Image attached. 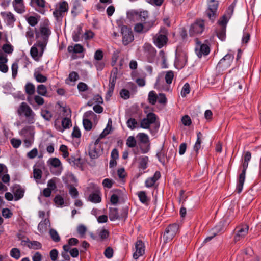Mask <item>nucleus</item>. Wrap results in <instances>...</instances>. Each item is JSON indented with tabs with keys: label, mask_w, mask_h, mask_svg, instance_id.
Wrapping results in <instances>:
<instances>
[{
	"label": "nucleus",
	"mask_w": 261,
	"mask_h": 261,
	"mask_svg": "<svg viewBox=\"0 0 261 261\" xmlns=\"http://www.w3.org/2000/svg\"><path fill=\"white\" fill-rule=\"evenodd\" d=\"M127 17L130 20L136 19L139 21L134 27L135 32L138 33H145L155 25V18L150 16L147 11L131 10L127 12Z\"/></svg>",
	"instance_id": "1"
},
{
	"label": "nucleus",
	"mask_w": 261,
	"mask_h": 261,
	"mask_svg": "<svg viewBox=\"0 0 261 261\" xmlns=\"http://www.w3.org/2000/svg\"><path fill=\"white\" fill-rule=\"evenodd\" d=\"M35 33L36 39H39L40 37L42 38V40H37L30 50L32 57L37 60L38 58L42 57L43 54L51 34V31L48 27L44 25L40 27L39 30L35 28Z\"/></svg>",
	"instance_id": "2"
},
{
	"label": "nucleus",
	"mask_w": 261,
	"mask_h": 261,
	"mask_svg": "<svg viewBox=\"0 0 261 261\" xmlns=\"http://www.w3.org/2000/svg\"><path fill=\"white\" fill-rule=\"evenodd\" d=\"M251 158V153L248 151L245 152L244 159L242 161V171L239 176V179L236 188V191L238 193H240L243 188L244 183L245 179L246 171L248 166L249 162Z\"/></svg>",
	"instance_id": "3"
},
{
	"label": "nucleus",
	"mask_w": 261,
	"mask_h": 261,
	"mask_svg": "<svg viewBox=\"0 0 261 261\" xmlns=\"http://www.w3.org/2000/svg\"><path fill=\"white\" fill-rule=\"evenodd\" d=\"M168 31L165 28L160 29L159 32L153 37V42L159 48L166 45L168 41Z\"/></svg>",
	"instance_id": "4"
},
{
	"label": "nucleus",
	"mask_w": 261,
	"mask_h": 261,
	"mask_svg": "<svg viewBox=\"0 0 261 261\" xmlns=\"http://www.w3.org/2000/svg\"><path fill=\"white\" fill-rule=\"evenodd\" d=\"M19 116H24L28 119L29 123L34 122L35 113L30 107L25 102H22L20 105L17 110Z\"/></svg>",
	"instance_id": "5"
},
{
	"label": "nucleus",
	"mask_w": 261,
	"mask_h": 261,
	"mask_svg": "<svg viewBox=\"0 0 261 261\" xmlns=\"http://www.w3.org/2000/svg\"><path fill=\"white\" fill-rule=\"evenodd\" d=\"M219 2L216 0H211L208 4V8L205 12V15L213 23L218 16V8Z\"/></svg>",
	"instance_id": "6"
},
{
	"label": "nucleus",
	"mask_w": 261,
	"mask_h": 261,
	"mask_svg": "<svg viewBox=\"0 0 261 261\" xmlns=\"http://www.w3.org/2000/svg\"><path fill=\"white\" fill-rule=\"evenodd\" d=\"M205 29L204 21L202 19H197L193 23L189 30V34L191 36L201 34Z\"/></svg>",
	"instance_id": "7"
},
{
	"label": "nucleus",
	"mask_w": 261,
	"mask_h": 261,
	"mask_svg": "<svg viewBox=\"0 0 261 261\" xmlns=\"http://www.w3.org/2000/svg\"><path fill=\"white\" fill-rule=\"evenodd\" d=\"M121 33L122 35V42L124 45L131 43L134 39L132 29L127 25H122L121 27Z\"/></svg>",
	"instance_id": "8"
},
{
	"label": "nucleus",
	"mask_w": 261,
	"mask_h": 261,
	"mask_svg": "<svg viewBox=\"0 0 261 261\" xmlns=\"http://www.w3.org/2000/svg\"><path fill=\"white\" fill-rule=\"evenodd\" d=\"M179 225L176 223L170 224L165 229L163 239L167 242L171 241L175 236L179 230Z\"/></svg>",
	"instance_id": "9"
},
{
	"label": "nucleus",
	"mask_w": 261,
	"mask_h": 261,
	"mask_svg": "<svg viewBox=\"0 0 261 261\" xmlns=\"http://www.w3.org/2000/svg\"><path fill=\"white\" fill-rule=\"evenodd\" d=\"M117 68H114L111 72L110 77L109 78V88L106 94V99L111 97L113 93L115 85L116 84V81L117 77Z\"/></svg>",
	"instance_id": "10"
},
{
	"label": "nucleus",
	"mask_w": 261,
	"mask_h": 261,
	"mask_svg": "<svg viewBox=\"0 0 261 261\" xmlns=\"http://www.w3.org/2000/svg\"><path fill=\"white\" fill-rule=\"evenodd\" d=\"M196 45L195 47V51L199 58H201L202 56H206L210 52V48L206 43H201V42L198 41V39H196Z\"/></svg>",
	"instance_id": "11"
},
{
	"label": "nucleus",
	"mask_w": 261,
	"mask_h": 261,
	"mask_svg": "<svg viewBox=\"0 0 261 261\" xmlns=\"http://www.w3.org/2000/svg\"><path fill=\"white\" fill-rule=\"evenodd\" d=\"M233 59L234 56L231 54L228 53L219 62L217 68L221 69L223 71L230 66Z\"/></svg>",
	"instance_id": "12"
},
{
	"label": "nucleus",
	"mask_w": 261,
	"mask_h": 261,
	"mask_svg": "<svg viewBox=\"0 0 261 261\" xmlns=\"http://www.w3.org/2000/svg\"><path fill=\"white\" fill-rule=\"evenodd\" d=\"M46 3L45 0H31L30 5L34 7L36 11L44 14L46 12Z\"/></svg>",
	"instance_id": "13"
},
{
	"label": "nucleus",
	"mask_w": 261,
	"mask_h": 261,
	"mask_svg": "<svg viewBox=\"0 0 261 261\" xmlns=\"http://www.w3.org/2000/svg\"><path fill=\"white\" fill-rule=\"evenodd\" d=\"M143 49L147 57L148 61L150 63L153 62L156 53L155 49L150 44L145 43L143 46Z\"/></svg>",
	"instance_id": "14"
},
{
	"label": "nucleus",
	"mask_w": 261,
	"mask_h": 261,
	"mask_svg": "<svg viewBox=\"0 0 261 261\" xmlns=\"http://www.w3.org/2000/svg\"><path fill=\"white\" fill-rule=\"evenodd\" d=\"M10 189L14 195L15 201H18L23 197L25 189L20 185L14 184L10 188Z\"/></svg>",
	"instance_id": "15"
},
{
	"label": "nucleus",
	"mask_w": 261,
	"mask_h": 261,
	"mask_svg": "<svg viewBox=\"0 0 261 261\" xmlns=\"http://www.w3.org/2000/svg\"><path fill=\"white\" fill-rule=\"evenodd\" d=\"M103 152L102 146H94L90 145L88 154L91 159L94 160L97 159Z\"/></svg>",
	"instance_id": "16"
},
{
	"label": "nucleus",
	"mask_w": 261,
	"mask_h": 261,
	"mask_svg": "<svg viewBox=\"0 0 261 261\" xmlns=\"http://www.w3.org/2000/svg\"><path fill=\"white\" fill-rule=\"evenodd\" d=\"M136 251L133 253V258L135 259H138L140 256L144 253V245L141 240H138L135 244Z\"/></svg>",
	"instance_id": "17"
},
{
	"label": "nucleus",
	"mask_w": 261,
	"mask_h": 261,
	"mask_svg": "<svg viewBox=\"0 0 261 261\" xmlns=\"http://www.w3.org/2000/svg\"><path fill=\"white\" fill-rule=\"evenodd\" d=\"M34 127L31 126L24 127L19 132V134L24 138H34Z\"/></svg>",
	"instance_id": "18"
},
{
	"label": "nucleus",
	"mask_w": 261,
	"mask_h": 261,
	"mask_svg": "<svg viewBox=\"0 0 261 261\" xmlns=\"http://www.w3.org/2000/svg\"><path fill=\"white\" fill-rule=\"evenodd\" d=\"M237 229L238 230L234 237V241L235 242L240 241L247 234L249 227L247 225H245L242 227H238Z\"/></svg>",
	"instance_id": "19"
},
{
	"label": "nucleus",
	"mask_w": 261,
	"mask_h": 261,
	"mask_svg": "<svg viewBox=\"0 0 261 261\" xmlns=\"http://www.w3.org/2000/svg\"><path fill=\"white\" fill-rule=\"evenodd\" d=\"M1 15L8 25L13 26L16 20L14 15L11 12H1Z\"/></svg>",
	"instance_id": "20"
},
{
	"label": "nucleus",
	"mask_w": 261,
	"mask_h": 261,
	"mask_svg": "<svg viewBox=\"0 0 261 261\" xmlns=\"http://www.w3.org/2000/svg\"><path fill=\"white\" fill-rule=\"evenodd\" d=\"M14 10L18 13L22 14L25 11L23 0H13L12 2Z\"/></svg>",
	"instance_id": "21"
},
{
	"label": "nucleus",
	"mask_w": 261,
	"mask_h": 261,
	"mask_svg": "<svg viewBox=\"0 0 261 261\" xmlns=\"http://www.w3.org/2000/svg\"><path fill=\"white\" fill-rule=\"evenodd\" d=\"M161 177V173L159 171H155L153 176L151 177L148 178L145 182V186L147 188H150L154 186L155 182L158 180Z\"/></svg>",
	"instance_id": "22"
},
{
	"label": "nucleus",
	"mask_w": 261,
	"mask_h": 261,
	"mask_svg": "<svg viewBox=\"0 0 261 261\" xmlns=\"http://www.w3.org/2000/svg\"><path fill=\"white\" fill-rule=\"evenodd\" d=\"M187 61V55L183 52L177 53L176 54V58L175 63L178 64L180 66L183 67L185 65Z\"/></svg>",
	"instance_id": "23"
},
{
	"label": "nucleus",
	"mask_w": 261,
	"mask_h": 261,
	"mask_svg": "<svg viewBox=\"0 0 261 261\" xmlns=\"http://www.w3.org/2000/svg\"><path fill=\"white\" fill-rule=\"evenodd\" d=\"M43 70L42 67H39L36 69L35 70L34 73V76L35 79V80L39 83H44L45 82L47 79V77L41 74L40 72Z\"/></svg>",
	"instance_id": "24"
},
{
	"label": "nucleus",
	"mask_w": 261,
	"mask_h": 261,
	"mask_svg": "<svg viewBox=\"0 0 261 261\" xmlns=\"http://www.w3.org/2000/svg\"><path fill=\"white\" fill-rule=\"evenodd\" d=\"M139 160L138 168L143 170L146 169L148 167L149 162L148 157L147 156H142L139 158Z\"/></svg>",
	"instance_id": "25"
},
{
	"label": "nucleus",
	"mask_w": 261,
	"mask_h": 261,
	"mask_svg": "<svg viewBox=\"0 0 261 261\" xmlns=\"http://www.w3.org/2000/svg\"><path fill=\"white\" fill-rule=\"evenodd\" d=\"M109 212V217L111 221H115L119 218L118 210L117 208L110 207Z\"/></svg>",
	"instance_id": "26"
},
{
	"label": "nucleus",
	"mask_w": 261,
	"mask_h": 261,
	"mask_svg": "<svg viewBox=\"0 0 261 261\" xmlns=\"http://www.w3.org/2000/svg\"><path fill=\"white\" fill-rule=\"evenodd\" d=\"M79 78V75L76 72L72 71L69 73L68 77L65 80V83L68 85H70L71 83L75 82L77 81Z\"/></svg>",
	"instance_id": "27"
},
{
	"label": "nucleus",
	"mask_w": 261,
	"mask_h": 261,
	"mask_svg": "<svg viewBox=\"0 0 261 261\" xmlns=\"http://www.w3.org/2000/svg\"><path fill=\"white\" fill-rule=\"evenodd\" d=\"M202 137V134L200 132H198L197 133V140L194 146V150L196 152V154H198V151L201 148V144L202 142L201 138Z\"/></svg>",
	"instance_id": "28"
},
{
	"label": "nucleus",
	"mask_w": 261,
	"mask_h": 261,
	"mask_svg": "<svg viewBox=\"0 0 261 261\" xmlns=\"http://www.w3.org/2000/svg\"><path fill=\"white\" fill-rule=\"evenodd\" d=\"M224 231L225 229L224 224L221 222L211 230V231L213 232L214 236H217V234H221L224 232Z\"/></svg>",
	"instance_id": "29"
},
{
	"label": "nucleus",
	"mask_w": 261,
	"mask_h": 261,
	"mask_svg": "<svg viewBox=\"0 0 261 261\" xmlns=\"http://www.w3.org/2000/svg\"><path fill=\"white\" fill-rule=\"evenodd\" d=\"M67 49L69 53L73 52L77 54L82 53L84 51V47L80 44H76L74 46H69Z\"/></svg>",
	"instance_id": "30"
},
{
	"label": "nucleus",
	"mask_w": 261,
	"mask_h": 261,
	"mask_svg": "<svg viewBox=\"0 0 261 261\" xmlns=\"http://www.w3.org/2000/svg\"><path fill=\"white\" fill-rule=\"evenodd\" d=\"M24 90L28 95H33L35 92V85L30 82H28L24 86Z\"/></svg>",
	"instance_id": "31"
},
{
	"label": "nucleus",
	"mask_w": 261,
	"mask_h": 261,
	"mask_svg": "<svg viewBox=\"0 0 261 261\" xmlns=\"http://www.w3.org/2000/svg\"><path fill=\"white\" fill-rule=\"evenodd\" d=\"M138 196L140 201L143 204L148 205L149 199L147 197L146 193L145 191H142L138 193Z\"/></svg>",
	"instance_id": "32"
},
{
	"label": "nucleus",
	"mask_w": 261,
	"mask_h": 261,
	"mask_svg": "<svg viewBox=\"0 0 261 261\" xmlns=\"http://www.w3.org/2000/svg\"><path fill=\"white\" fill-rule=\"evenodd\" d=\"M82 32V28L81 26L79 25L76 30L72 34V38L74 41L78 42L80 40Z\"/></svg>",
	"instance_id": "33"
},
{
	"label": "nucleus",
	"mask_w": 261,
	"mask_h": 261,
	"mask_svg": "<svg viewBox=\"0 0 261 261\" xmlns=\"http://www.w3.org/2000/svg\"><path fill=\"white\" fill-rule=\"evenodd\" d=\"M156 157L158 160L163 164L165 165L166 153L164 149V146H162L161 150L156 153Z\"/></svg>",
	"instance_id": "34"
},
{
	"label": "nucleus",
	"mask_w": 261,
	"mask_h": 261,
	"mask_svg": "<svg viewBox=\"0 0 261 261\" xmlns=\"http://www.w3.org/2000/svg\"><path fill=\"white\" fill-rule=\"evenodd\" d=\"M35 30H33L31 27L28 28V30L26 32V37L28 39L29 44L31 45L33 41L34 37Z\"/></svg>",
	"instance_id": "35"
},
{
	"label": "nucleus",
	"mask_w": 261,
	"mask_h": 261,
	"mask_svg": "<svg viewBox=\"0 0 261 261\" xmlns=\"http://www.w3.org/2000/svg\"><path fill=\"white\" fill-rule=\"evenodd\" d=\"M88 200L93 203H99L101 201V198L98 194L94 193L89 195Z\"/></svg>",
	"instance_id": "36"
},
{
	"label": "nucleus",
	"mask_w": 261,
	"mask_h": 261,
	"mask_svg": "<svg viewBox=\"0 0 261 261\" xmlns=\"http://www.w3.org/2000/svg\"><path fill=\"white\" fill-rule=\"evenodd\" d=\"M158 96L154 91H151L148 94V100L149 103L154 105L157 101Z\"/></svg>",
	"instance_id": "37"
},
{
	"label": "nucleus",
	"mask_w": 261,
	"mask_h": 261,
	"mask_svg": "<svg viewBox=\"0 0 261 261\" xmlns=\"http://www.w3.org/2000/svg\"><path fill=\"white\" fill-rule=\"evenodd\" d=\"M68 162L71 165L80 167L82 165L81 159L80 158H76L75 156H71L68 159Z\"/></svg>",
	"instance_id": "38"
},
{
	"label": "nucleus",
	"mask_w": 261,
	"mask_h": 261,
	"mask_svg": "<svg viewBox=\"0 0 261 261\" xmlns=\"http://www.w3.org/2000/svg\"><path fill=\"white\" fill-rule=\"evenodd\" d=\"M56 9L65 14L68 11V4L66 1L60 2L58 8Z\"/></svg>",
	"instance_id": "39"
},
{
	"label": "nucleus",
	"mask_w": 261,
	"mask_h": 261,
	"mask_svg": "<svg viewBox=\"0 0 261 261\" xmlns=\"http://www.w3.org/2000/svg\"><path fill=\"white\" fill-rule=\"evenodd\" d=\"M65 14L60 11L57 9H56L53 12V15L58 22H62L63 17L65 16Z\"/></svg>",
	"instance_id": "40"
},
{
	"label": "nucleus",
	"mask_w": 261,
	"mask_h": 261,
	"mask_svg": "<svg viewBox=\"0 0 261 261\" xmlns=\"http://www.w3.org/2000/svg\"><path fill=\"white\" fill-rule=\"evenodd\" d=\"M27 247L31 249H39L42 247V244L38 241H32L30 244L27 245Z\"/></svg>",
	"instance_id": "41"
},
{
	"label": "nucleus",
	"mask_w": 261,
	"mask_h": 261,
	"mask_svg": "<svg viewBox=\"0 0 261 261\" xmlns=\"http://www.w3.org/2000/svg\"><path fill=\"white\" fill-rule=\"evenodd\" d=\"M48 223H49V220L48 219H45L43 221H41L38 226L39 231L41 232L46 230Z\"/></svg>",
	"instance_id": "42"
},
{
	"label": "nucleus",
	"mask_w": 261,
	"mask_h": 261,
	"mask_svg": "<svg viewBox=\"0 0 261 261\" xmlns=\"http://www.w3.org/2000/svg\"><path fill=\"white\" fill-rule=\"evenodd\" d=\"M217 36L221 40H225L226 38V28L221 27L217 32Z\"/></svg>",
	"instance_id": "43"
},
{
	"label": "nucleus",
	"mask_w": 261,
	"mask_h": 261,
	"mask_svg": "<svg viewBox=\"0 0 261 261\" xmlns=\"http://www.w3.org/2000/svg\"><path fill=\"white\" fill-rule=\"evenodd\" d=\"M137 137L141 143L144 144L148 143L149 142L148 136L147 134L140 133L137 135Z\"/></svg>",
	"instance_id": "44"
},
{
	"label": "nucleus",
	"mask_w": 261,
	"mask_h": 261,
	"mask_svg": "<svg viewBox=\"0 0 261 261\" xmlns=\"http://www.w3.org/2000/svg\"><path fill=\"white\" fill-rule=\"evenodd\" d=\"M37 92L40 95L46 96L47 93L46 87L43 84L38 85L37 87Z\"/></svg>",
	"instance_id": "45"
},
{
	"label": "nucleus",
	"mask_w": 261,
	"mask_h": 261,
	"mask_svg": "<svg viewBox=\"0 0 261 261\" xmlns=\"http://www.w3.org/2000/svg\"><path fill=\"white\" fill-rule=\"evenodd\" d=\"M230 18L226 16V14H224L218 20V23L221 27H226V25Z\"/></svg>",
	"instance_id": "46"
},
{
	"label": "nucleus",
	"mask_w": 261,
	"mask_h": 261,
	"mask_svg": "<svg viewBox=\"0 0 261 261\" xmlns=\"http://www.w3.org/2000/svg\"><path fill=\"white\" fill-rule=\"evenodd\" d=\"M126 145L129 148H134L137 145L136 140L134 136H129L126 142Z\"/></svg>",
	"instance_id": "47"
},
{
	"label": "nucleus",
	"mask_w": 261,
	"mask_h": 261,
	"mask_svg": "<svg viewBox=\"0 0 261 261\" xmlns=\"http://www.w3.org/2000/svg\"><path fill=\"white\" fill-rule=\"evenodd\" d=\"M49 234L52 240L55 242H58L60 241V237L57 231L54 229H50L49 230Z\"/></svg>",
	"instance_id": "48"
},
{
	"label": "nucleus",
	"mask_w": 261,
	"mask_h": 261,
	"mask_svg": "<svg viewBox=\"0 0 261 261\" xmlns=\"http://www.w3.org/2000/svg\"><path fill=\"white\" fill-rule=\"evenodd\" d=\"M41 115L47 121H50L53 117L51 112L47 110H42L41 112Z\"/></svg>",
	"instance_id": "49"
},
{
	"label": "nucleus",
	"mask_w": 261,
	"mask_h": 261,
	"mask_svg": "<svg viewBox=\"0 0 261 261\" xmlns=\"http://www.w3.org/2000/svg\"><path fill=\"white\" fill-rule=\"evenodd\" d=\"M48 162H49V164L55 168H58L61 165V161L57 158H50Z\"/></svg>",
	"instance_id": "50"
},
{
	"label": "nucleus",
	"mask_w": 261,
	"mask_h": 261,
	"mask_svg": "<svg viewBox=\"0 0 261 261\" xmlns=\"http://www.w3.org/2000/svg\"><path fill=\"white\" fill-rule=\"evenodd\" d=\"M67 187L69 189V194L73 198H76L79 195L78 191L76 188L71 185H68Z\"/></svg>",
	"instance_id": "51"
},
{
	"label": "nucleus",
	"mask_w": 261,
	"mask_h": 261,
	"mask_svg": "<svg viewBox=\"0 0 261 261\" xmlns=\"http://www.w3.org/2000/svg\"><path fill=\"white\" fill-rule=\"evenodd\" d=\"M127 125L131 130L134 129L137 125V122L134 118H129L126 122Z\"/></svg>",
	"instance_id": "52"
},
{
	"label": "nucleus",
	"mask_w": 261,
	"mask_h": 261,
	"mask_svg": "<svg viewBox=\"0 0 261 261\" xmlns=\"http://www.w3.org/2000/svg\"><path fill=\"white\" fill-rule=\"evenodd\" d=\"M62 126L64 129L69 128L71 126L70 118L65 117L62 120Z\"/></svg>",
	"instance_id": "53"
},
{
	"label": "nucleus",
	"mask_w": 261,
	"mask_h": 261,
	"mask_svg": "<svg viewBox=\"0 0 261 261\" xmlns=\"http://www.w3.org/2000/svg\"><path fill=\"white\" fill-rule=\"evenodd\" d=\"M174 77V73L172 71H168L166 72L165 79L166 82L168 84H171L172 83L173 79Z\"/></svg>",
	"instance_id": "54"
},
{
	"label": "nucleus",
	"mask_w": 261,
	"mask_h": 261,
	"mask_svg": "<svg viewBox=\"0 0 261 261\" xmlns=\"http://www.w3.org/2000/svg\"><path fill=\"white\" fill-rule=\"evenodd\" d=\"M190 87L189 84L187 83L185 84L184 85L181 91V95L182 97H185L186 95L190 93Z\"/></svg>",
	"instance_id": "55"
},
{
	"label": "nucleus",
	"mask_w": 261,
	"mask_h": 261,
	"mask_svg": "<svg viewBox=\"0 0 261 261\" xmlns=\"http://www.w3.org/2000/svg\"><path fill=\"white\" fill-rule=\"evenodd\" d=\"M10 255L12 257L18 259L20 257V251L18 248H13L11 250Z\"/></svg>",
	"instance_id": "56"
},
{
	"label": "nucleus",
	"mask_w": 261,
	"mask_h": 261,
	"mask_svg": "<svg viewBox=\"0 0 261 261\" xmlns=\"http://www.w3.org/2000/svg\"><path fill=\"white\" fill-rule=\"evenodd\" d=\"M2 49L5 53L10 54L13 51V47L10 44H5L2 46Z\"/></svg>",
	"instance_id": "57"
},
{
	"label": "nucleus",
	"mask_w": 261,
	"mask_h": 261,
	"mask_svg": "<svg viewBox=\"0 0 261 261\" xmlns=\"http://www.w3.org/2000/svg\"><path fill=\"white\" fill-rule=\"evenodd\" d=\"M236 6V3L234 2L232 3L227 9L225 13L224 14H226V16L229 18L231 17L232 15L233 14L234 9Z\"/></svg>",
	"instance_id": "58"
},
{
	"label": "nucleus",
	"mask_w": 261,
	"mask_h": 261,
	"mask_svg": "<svg viewBox=\"0 0 261 261\" xmlns=\"http://www.w3.org/2000/svg\"><path fill=\"white\" fill-rule=\"evenodd\" d=\"M42 172L39 168H34L33 169V177L35 179H40L42 177Z\"/></svg>",
	"instance_id": "59"
},
{
	"label": "nucleus",
	"mask_w": 261,
	"mask_h": 261,
	"mask_svg": "<svg viewBox=\"0 0 261 261\" xmlns=\"http://www.w3.org/2000/svg\"><path fill=\"white\" fill-rule=\"evenodd\" d=\"M83 124L84 127L86 130H90L92 128V122L88 119H83Z\"/></svg>",
	"instance_id": "60"
},
{
	"label": "nucleus",
	"mask_w": 261,
	"mask_h": 261,
	"mask_svg": "<svg viewBox=\"0 0 261 261\" xmlns=\"http://www.w3.org/2000/svg\"><path fill=\"white\" fill-rule=\"evenodd\" d=\"M27 21L32 27L35 26L38 22L37 19L34 16H29L27 18Z\"/></svg>",
	"instance_id": "61"
},
{
	"label": "nucleus",
	"mask_w": 261,
	"mask_h": 261,
	"mask_svg": "<svg viewBox=\"0 0 261 261\" xmlns=\"http://www.w3.org/2000/svg\"><path fill=\"white\" fill-rule=\"evenodd\" d=\"M54 201L56 204L60 206L63 205L64 203L63 198L60 195H57L55 196Z\"/></svg>",
	"instance_id": "62"
},
{
	"label": "nucleus",
	"mask_w": 261,
	"mask_h": 261,
	"mask_svg": "<svg viewBox=\"0 0 261 261\" xmlns=\"http://www.w3.org/2000/svg\"><path fill=\"white\" fill-rule=\"evenodd\" d=\"M114 251L111 247H107L104 252L105 256L108 258H111L113 256Z\"/></svg>",
	"instance_id": "63"
},
{
	"label": "nucleus",
	"mask_w": 261,
	"mask_h": 261,
	"mask_svg": "<svg viewBox=\"0 0 261 261\" xmlns=\"http://www.w3.org/2000/svg\"><path fill=\"white\" fill-rule=\"evenodd\" d=\"M120 94L124 99H127L130 97V92L126 89H122L120 92Z\"/></svg>",
	"instance_id": "64"
}]
</instances>
